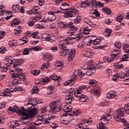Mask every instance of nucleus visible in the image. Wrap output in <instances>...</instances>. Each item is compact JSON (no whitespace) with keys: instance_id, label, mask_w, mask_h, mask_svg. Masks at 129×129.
Returning a JSON list of instances; mask_svg holds the SVG:
<instances>
[{"instance_id":"23","label":"nucleus","mask_w":129,"mask_h":129,"mask_svg":"<svg viewBox=\"0 0 129 129\" xmlns=\"http://www.w3.org/2000/svg\"><path fill=\"white\" fill-rule=\"evenodd\" d=\"M20 24L21 22L19 20L14 19L11 23V27H17V26H18Z\"/></svg>"},{"instance_id":"27","label":"nucleus","mask_w":129,"mask_h":129,"mask_svg":"<svg viewBox=\"0 0 129 129\" xmlns=\"http://www.w3.org/2000/svg\"><path fill=\"white\" fill-rule=\"evenodd\" d=\"M90 92L93 95H99V94H100V91L95 89H91L90 90Z\"/></svg>"},{"instance_id":"46","label":"nucleus","mask_w":129,"mask_h":129,"mask_svg":"<svg viewBox=\"0 0 129 129\" xmlns=\"http://www.w3.org/2000/svg\"><path fill=\"white\" fill-rule=\"evenodd\" d=\"M78 73H79V71H75L74 72L71 77L72 79H76L77 78V75H78Z\"/></svg>"},{"instance_id":"61","label":"nucleus","mask_w":129,"mask_h":129,"mask_svg":"<svg viewBox=\"0 0 129 129\" xmlns=\"http://www.w3.org/2000/svg\"><path fill=\"white\" fill-rule=\"evenodd\" d=\"M17 76H18V78H20V79H23L25 76L23 73H17Z\"/></svg>"},{"instance_id":"9","label":"nucleus","mask_w":129,"mask_h":129,"mask_svg":"<svg viewBox=\"0 0 129 129\" xmlns=\"http://www.w3.org/2000/svg\"><path fill=\"white\" fill-rule=\"evenodd\" d=\"M110 119H111V116H110L109 114H107L106 116L105 115L102 116L100 120H101L102 123L104 124V123L106 122V121H108V120H110Z\"/></svg>"},{"instance_id":"51","label":"nucleus","mask_w":129,"mask_h":129,"mask_svg":"<svg viewBox=\"0 0 129 129\" xmlns=\"http://www.w3.org/2000/svg\"><path fill=\"white\" fill-rule=\"evenodd\" d=\"M41 19H42V16H36L32 17V20L35 22L39 21V20H41Z\"/></svg>"},{"instance_id":"47","label":"nucleus","mask_w":129,"mask_h":129,"mask_svg":"<svg viewBox=\"0 0 129 129\" xmlns=\"http://www.w3.org/2000/svg\"><path fill=\"white\" fill-rule=\"evenodd\" d=\"M44 36H43V38L46 40V41H50L51 40L52 36L51 35H48L47 34H44Z\"/></svg>"},{"instance_id":"20","label":"nucleus","mask_w":129,"mask_h":129,"mask_svg":"<svg viewBox=\"0 0 129 129\" xmlns=\"http://www.w3.org/2000/svg\"><path fill=\"white\" fill-rule=\"evenodd\" d=\"M68 43H66L65 44V47H64V46H62V48L59 47L60 49H61V50H64L66 51V55L67 56V55H70V54H71V51L70 50V49H67V45Z\"/></svg>"},{"instance_id":"64","label":"nucleus","mask_w":129,"mask_h":129,"mask_svg":"<svg viewBox=\"0 0 129 129\" xmlns=\"http://www.w3.org/2000/svg\"><path fill=\"white\" fill-rule=\"evenodd\" d=\"M125 71H126V73H124V76H123V77H129V68L126 69Z\"/></svg>"},{"instance_id":"57","label":"nucleus","mask_w":129,"mask_h":129,"mask_svg":"<svg viewBox=\"0 0 129 129\" xmlns=\"http://www.w3.org/2000/svg\"><path fill=\"white\" fill-rule=\"evenodd\" d=\"M50 67V63H44L42 64L43 69H48V68Z\"/></svg>"},{"instance_id":"26","label":"nucleus","mask_w":129,"mask_h":129,"mask_svg":"<svg viewBox=\"0 0 129 129\" xmlns=\"http://www.w3.org/2000/svg\"><path fill=\"white\" fill-rule=\"evenodd\" d=\"M61 123L63 124H69V120L68 119V116L64 117L63 118H61L60 120Z\"/></svg>"},{"instance_id":"1","label":"nucleus","mask_w":129,"mask_h":129,"mask_svg":"<svg viewBox=\"0 0 129 129\" xmlns=\"http://www.w3.org/2000/svg\"><path fill=\"white\" fill-rule=\"evenodd\" d=\"M27 107L28 110H25L24 107H23L19 110L20 114L22 115L21 117L22 120H25L26 119H28V118H30V117H33L38 112V110H37L38 105H34L28 102Z\"/></svg>"},{"instance_id":"56","label":"nucleus","mask_w":129,"mask_h":129,"mask_svg":"<svg viewBox=\"0 0 129 129\" xmlns=\"http://www.w3.org/2000/svg\"><path fill=\"white\" fill-rule=\"evenodd\" d=\"M128 58H129V53L124 54L122 58V61H126V60H127Z\"/></svg>"},{"instance_id":"30","label":"nucleus","mask_w":129,"mask_h":129,"mask_svg":"<svg viewBox=\"0 0 129 129\" xmlns=\"http://www.w3.org/2000/svg\"><path fill=\"white\" fill-rule=\"evenodd\" d=\"M89 5V6H91L92 8H95L97 6V2L96 0H90Z\"/></svg>"},{"instance_id":"17","label":"nucleus","mask_w":129,"mask_h":129,"mask_svg":"<svg viewBox=\"0 0 129 129\" xmlns=\"http://www.w3.org/2000/svg\"><path fill=\"white\" fill-rule=\"evenodd\" d=\"M55 68H57L58 69H62V68L64 67V64H63L62 61L57 60L55 63Z\"/></svg>"},{"instance_id":"63","label":"nucleus","mask_w":129,"mask_h":129,"mask_svg":"<svg viewBox=\"0 0 129 129\" xmlns=\"http://www.w3.org/2000/svg\"><path fill=\"white\" fill-rule=\"evenodd\" d=\"M32 91L33 93H37L39 91V88L37 87H33Z\"/></svg>"},{"instance_id":"16","label":"nucleus","mask_w":129,"mask_h":129,"mask_svg":"<svg viewBox=\"0 0 129 129\" xmlns=\"http://www.w3.org/2000/svg\"><path fill=\"white\" fill-rule=\"evenodd\" d=\"M62 110H63L64 112H70V111L72 110V106L71 105H64Z\"/></svg>"},{"instance_id":"55","label":"nucleus","mask_w":129,"mask_h":129,"mask_svg":"<svg viewBox=\"0 0 129 129\" xmlns=\"http://www.w3.org/2000/svg\"><path fill=\"white\" fill-rule=\"evenodd\" d=\"M101 40L100 39L96 38L94 41L93 42V45H98L100 43Z\"/></svg>"},{"instance_id":"18","label":"nucleus","mask_w":129,"mask_h":129,"mask_svg":"<svg viewBox=\"0 0 129 129\" xmlns=\"http://www.w3.org/2000/svg\"><path fill=\"white\" fill-rule=\"evenodd\" d=\"M11 125H10V127L11 129H17V126H19L20 124L16 122V121H12L11 122Z\"/></svg>"},{"instance_id":"38","label":"nucleus","mask_w":129,"mask_h":129,"mask_svg":"<svg viewBox=\"0 0 129 129\" xmlns=\"http://www.w3.org/2000/svg\"><path fill=\"white\" fill-rule=\"evenodd\" d=\"M60 78V76L57 77L55 75H51L49 77V79H51V80H54V81L59 80Z\"/></svg>"},{"instance_id":"54","label":"nucleus","mask_w":129,"mask_h":129,"mask_svg":"<svg viewBox=\"0 0 129 129\" xmlns=\"http://www.w3.org/2000/svg\"><path fill=\"white\" fill-rule=\"evenodd\" d=\"M32 49L34 51H41V50H42V48H41V46H37L34 47H32Z\"/></svg>"},{"instance_id":"8","label":"nucleus","mask_w":129,"mask_h":129,"mask_svg":"<svg viewBox=\"0 0 129 129\" xmlns=\"http://www.w3.org/2000/svg\"><path fill=\"white\" fill-rule=\"evenodd\" d=\"M47 19L49 22H54L57 19V17L55 15L54 11H49L48 13Z\"/></svg>"},{"instance_id":"10","label":"nucleus","mask_w":129,"mask_h":129,"mask_svg":"<svg viewBox=\"0 0 129 129\" xmlns=\"http://www.w3.org/2000/svg\"><path fill=\"white\" fill-rule=\"evenodd\" d=\"M123 76H124V73L123 72L116 74L113 76V81L116 82L118 80V78H122Z\"/></svg>"},{"instance_id":"14","label":"nucleus","mask_w":129,"mask_h":129,"mask_svg":"<svg viewBox=\"0 0 129 129\" xmlns=\"http://www.w3.org/2000/svg\"><path fill=\"white\" fill-rule=\"evenodd\" d=\"M116 97V93L113 92H110L107 94V98L109 99H113Z\"/></svg>"},{"instance_id":"12","label":"nucleus","mask_w":129,"mask_h":129,"mask_svg":"<svg viewBox=\"0 0 129 129\" xmlns=\"http://www.w3.org/2000/svg\"><path fill=\"white\" fill-rule=\"evenodd\" d=\"M71 53L69 55L68 57V60L69 62H71L72 60H73L74 57L75 56V49L72 48L71 49Z\"/></svg>"},{"instance_id":"43","label":"nucleus","mask_w":129,"mask_h":129,"mask_svg":"<svg viewBox=\"0 0 129 129\" xmlns=\"http://www.w3.org/2000/svg\"><path fill=\"white\" fill-rule=\"evenodd\" d=\"M28 102L29 103L32 104L33 106L36 105V104L37 103V100L31 98L28 100Z\"/></svg>"},{"instance_id":"31","label":"nucleus","mask_w":129,"mask_h":129,"mask_svg":"<svg viewBox=\"0 0 129 129\" xmlns=\"http://www.w3.org/2000/svg\"><path fill=\"white\" fill-rule=\"evenodd\" d=\"M10 47H16L18 46V43L16 40H11L9 42Z\"/></svg>"},{"instance_id":"28","label":"nucleus","mask_w":129,"mask_h":129,"mask_svg":"<svg viewBox=\"0 0 129 129\" xmlns=\"http://www.w3.org/2000/svg\"><path fill=\"white\" fill-rule=\"evenodd\" d=\"M85 54L86 56L88 57H91V56L93 55V52H92V50H91L89 48H87L86 49Z\"/></svg>"},{"instance_id":"6","label":"nucleus","mask_w":129,"mask_h":129,"mask_svg":"<svg viewBox=\"0 0 129 129\" xmlns=\"http://www.w3.org/2000/svg\"><path fill=\"white\" fill-rule=\"evenodd\" d=\"M78 14H79V12L75 7H72L71 9L64 14V17L66 18H73L75 17L76 15H78Z\"/></svg>"},{"instance_id":"4","label":"nucleus","mask_w":129,"mask_h":129,"mask_svg":"<svg viewBox=\"0 0 129 129\" xmlns=\"http://www.w3.org/2000/svg\"><path fill=\"white\" fill-rule=\"evenodd\" d=\"M123 110V108H120L116 110V114L114 116V119L116 121H122V122H124V121H125V119L121 118V117L124 116Z\"/></svg>"},{"instance_id":"7","label":"nucleus","mask_w":129,"mask_h":129,"mask_svg":"<svg viewBox=\"0 0 129 129\" xmlns=\"http://www.w3.org/2000/svg\"><path fill=\"white\" fill-rule=\"evenodd\" d=\"M75 96L81 102H88V97L82 93H75Z\"/></svg>"},{"instance_id":"19","label":"nucleus","mask_w":129,"mask_h":129,"mask_svg":"<svg viewBox=\"0 0 129 129\" xmlns=\"http://www.w3.org/2000/svg\"><path fill=\"white\" fill-rule=\"evenodd\" d=\"M72 99H73L72 96L71 95H68L65 98V102H66L67 104L69 103V104H71L72 102Z\"/></svg>"},{"instance_id":"11","label":"nucleus","mask_w":129,"mask_h":129,"mask_svg":"<svg viewBox=\"0 0 129 129\" xmlns=\"http://www.w3.org/2000/svg\"><path fill=\"white\" fill-rule=\"evenodd\" d=\"M120 50L119 49H114L111 51V58H115V57H119Z\"/></svg>"},{"instance_id":"62","label":"nucleus","mask_w":129,"mask_h":129,"mask_svg":"<svg viewBox=\"0 0 129 129\" xmlns=\"http://www.w3.org/2000/svg\"><path fill=\"white\" fill-rule=\"evenodd\" d=\"M61 51L59 52V54L60 56H62V57H64V56H66V52L65 51V49H62Z\"/></svg>"},{"instance_id":"3","label":"nucleus","mask_w":129,"mask_h":129,"mask_svg":"<svg viewBox=\"0 0 129 129\" xmlns=\"http://www.w3.org/2000/svg\"><path fill=\"white\" fill-rule=\"evenodd\" d=\"M49 106L50 109L49 110V112H50V113L55 114L57 112H59V111L62 110V103L59 101L51 102L49 103Z\"/></svg>"},{"instance_id":"21","label":"nucleus","mask_w":129,"mask_h":129,"mask_svg":"<svg viewBox=\"0 0 129 129\" xmlns=\"http://www.w3.org/2000/svg\"><path fill=\"white\" fill-rule=\"evenodd\" d=\"M86 88V85L81 86L77 88L75 93H82V90H84Z\"/></svg>"},{"instance_id":"40","label":"nucleus","mask_w":129,"mask_h":129,"mask_svg":"<svg viewBox=\"0 0 129 129\" xmlns=\"http://www.w3.org/2000/svg\"><path fill=\"white\" fill-rule=\"evenodd\" d=\"M123 110L126 114H129V103L124 106Z\"/></svg>"},{"instance_id":"44","label":"nucleus","mask_w":129,"mask_h":129,"mask_svg":"<svg viewBox=\"0 0 129 129\" xmlns=\"http://www.w3.org/2000/svg\"><path fill=\"white\" fill-rule=\"evenodd\" d=\"M41 113H46L48 111V108L46 106H43L40 108Z\"/></svg>"},{"instance_id":"15","label":"nucleus","mask_w":129,"mask_h":129,"mask_svg":"<svg viewBox=\"0 0 129 129\" xmlns=\"http://www.w3.org/2000/svg\"><path fill=\"white\" fill-rule=\"evenodd\" d=\"M8 111H11V112H16V111H18L19 113H20V108H18L16 106H14L13 107H9L8 109Z\"/></svg>"},{"instance_id":"25","label":"nucleus","mask_w":129,"mask_h":129,"mask_svg":"<svg viewBox=\"0 0 129 129\" xmlns=\"http://www.w3.org/2000/svg\"><path fill=\"white\" fill-rule=\"evenodd\" d=\"M45 119H46V117H44V116L41 115L40 118L37 121L35 122L34 124L37 126L41 125V122H39V121H43L45 120Z\"/></svg>"},{"instance_id":"35","label":"nucleus","mask_w":129,"mask_h":129,"mask_svg":"<svg viewBox=\"0 0 129 129\" xmlns=\"http://www.w3.org/2000/svg\"><path fill=\"white\" fill-rule=\"evenodd\" d=\"M104 35L106 37H109L111 35V30L108 28L106 29L104 32Z\"/></svg>"},{"instance_id":"32","label":"nucleus","mask_w":129,"mask_h":129,"mask_svg":"<svg viewBox=\"0 0 129 129\" xmlns=\"http://www.w3.org/2000/svg\"><path fill=\"white\" fill-rule=\"evenodd\" d=\"M45 58H43V60H45L47 62H50L52 60V56H51V54H46L44 55Z\"/></svg>"},{"instance_id":"29","label":"nucleus","mask_w":129,"mask_h":129,"mask_svg":"<svg viewBox=\"0 0 129 129\" xmlns=\"http://www.w3.org/2000/svg\"><path fill=\"white\" fill-rule=\"evenodd\" d=\"M87 65L88 66L87 69H94V66H93V62L92 60H90L87 62Z\"/></svg>"},{"instance_id":"52","label":"nucleus","mask_w":129,"mask_h":129,"mask_svg":"<svg viewBox=\"0 0 129 129\" xmlns=\"http://www.w3.org/2000/svg\"><path fill=\"white\" fill-rule=\"evenodd\" d=\"M114 60V58L113 57H111L110 58V57L108 56H106L104 58V61H107V62H111L112 61H113Z\"/></svg>"},{"instance_id":"13","label":"nucleus","mask_w":129,"mask_h":129,"mask_svg":"<svg viewBox=\"0 0 129 129\" xmlns=\"http://www.w3.org/2000/svg\"><path fill=\"white\" fill-rule=\"evenodd\" d=\"M4 63H5V65L7 66V67L11 66V64H13V60L12 59V57L10 56H7L5 58Z\"/></svg>"},{"instance_id":"45","label":"nucleus","mask_w":129,"mask_h":129,"mask_svg":"<svg viewBox=\"0 0 129 129\" xmlns=\"http://www.w3.org/2000/svg\"><path fill=\"white\" fill-rule=\"evenodd\" d=\"M89 7V4L86 3V2H83L81 3V7L82 8H88Z\"/></svg>"},{"instance_id":"36","label":"nucleus","mask_w":129,"mask_h":129,"mask_svg":"<svg viewBox=\"0 0 129 129\" xmlns=\"http://www.w3.org/2000/svg\"><path fill=\"white\" fill-rule=\"evenodd\" d=\"M102 11L103 12V13H105V14L107 15H110V14H111V10L107 8H104L102 9Z\"/></svg>"},{"instance_id":"39","label":"nucleus","mask_w":129,"mask_h":129,"mask_svg":"<svg viewBox=\"0 0 129 129\" xmlns=\"http://www.w3.org/2000/svg\"><path fill=\"white\" fill-rule=\"evenodd\" d=\"M10 96L11 95V91L10 90L7 89V90H6V93H4L3 94L0 93V96Z\"/></svg>"},{"instance_id":"34","label":"nucleus","mask_w":129,"mask_h":129,"mask_svg":"<svg viewBox=\"0 0 129 129\" xmlns=\"http://www.w3.org/2000/svg\"><path fill=\"white\" fill-rule=\"evenodd\" d=\"M123 50H124V53H129V45L127 44H124L123 45Z\"/></svg>"},{"instance_id":"48","label":"nucleus","mask_w":129,"mask_h":129,"mask_svg":"<svg viewBox=\"0 0 129 129\" xmlns=\"http://www.w3.org/2000/svg\"><path fill=\"white\" fill-rule=\"evenodd\" d=\"M13 11H14V13H17L20 9V6L19 5H13L12 7Z\"/></svg>"},{"instance_id":"59","label":"nucleus","mask_w":129,"mask_h":129,"mask_svg":"<svg viewBox=\"0 0 129 129\" xmlns=\"http://www.w3.org/2000/svg\"><path fill=\"white\" fill-rule=\"evenodd\" d=\"M80 113H81V111L77 110L74 111V114H73V115H74V116L75 115V116H77L79 114H80Z\"/></svg>"},{"instance_id":"41","label":"nucleus","mask_w":129,"mask_h":129,"mask_svg":"<svg viewBox=\"0 0 129 129\" xmlns=\"http://www.w3.org/2000/svg\"><path fill=\"white\" fill-rule=\"evenodd\" d=\"M89 31H90V29H89L88 27H86L83 30V33L84 35H88L89 34Z\"/></svg>"},{"instance_id":"33","label":"nucleus","mask_w":129,"mask_h":129,"mask_svg":"<svg viewBox=\"0 0 129 129\" xmlns=\"http://www.w3.org/2000/svg\"><path fill=\"white\" fill-rule=\"evenodd\" d=\"M95 69H88V71L86 72V74L87 76H91L94 74L92 70H94Z\"/></svg>"},{"instance_id":"42","label":"nucleus","mask_w":129,"mask_h":129,"mask_svg":"<svg viewBox=\"0 0 129 129\" xmlns=\"http://www.w3.org/2000/svg\"><path fill=\"white\" fill-rule=\"evenodd\" d=\"M85 42L82 41L79 42L78 45V48H80V49H82L83 48H84V47H85Z\"/></svg>"},{"instance_id":"5","label":"nucleus","mask_w":129,"mask_h":129,"mask_svg":"<svg viewBox=\"0 0 129 129\" xmlns=\"http://www.w3.org/2000/svg\"><path fill=\"white\" fill-rule=\"evenodd\" d=\"M59 26L61 29H71L72 31H77L78 29L77 27H75L73 26V23L71 22L70 23L64 22H61L59 23Z\"/></svg>"},{"instance_id":"22","label":"nucleus","mask_w":129,"mask_h":129,"mask_svg":"<svg viewBox=\"0 0 129 129\" xmlns=\"http://www.w3.org/2000/svg\"><path fill=\"white\" fill-rule=\"evenodd\" d=\"M69 5H68V4H67V3L64 2L61 4L60 9L62 11H68V10L69 9Z\"/></svg>"},{"instance_id":"58","label":"nucleus","mask_w":129,"mask_h":129,"mask_svg":"<svg viewBox=\"0 0 129 129\" xmlns=\"http://www.w3.org/2000/svg\"><path fill=\"white\" fill-rule=\"evenodd\" d=\"M6 51H7V48H6L5 47H1L0 48V53H1V54L5 53V52H6Z\"/></svg>"},{"instance_id":"2","label":"nucleus","mask_w":129,"mask_h":129,"mask_svg":"<svg viewBox=\"0 0 129 129\" xmlns=\"http://www.w3.org/2000/svg\"><path fill=\"white\" fill-rule=\"evenodd\" d=\"M68 36H71L69 37H66L63 40L59 41L58 46L59 48H62L63 46L65 48V44H68L69 42L68 41H71V40L75 39L76 41H80L81 40V34L78 32H69L67 33Z\"/></svg>"},{"instance_id":"53","label":"nucleus","mask_w":129,"mask_h":129,"mask_svg":"<svg viewBox=\"0 0 129 129\" xmlns=\"http://www.w3.org/2000/svg\"><path fill=\"white\" fill-rule=\"evenodd\" d=\"M115 47L116 48H118V49H120V47H121V43L119 41H116L115 43Z\"/></svg>"},{"instance_id":"49","label":"nucleus","mask_w":129,"mask_h":129,"mask_svg":"<svg viewBox=\"0 0 129 129\" xmlns=\"http://www.w3.org/2000/svg\"><path fill=\"white\" fill-rule=\"evenodd\" d=\"M20 66V64H14L13 65V67L14 68L15 70L17 72H19V71H21V70H20V68H19Z\"/></svg>"},{"instance_id":"37","label":"nucleus","mask_w":129,"mask_h":129,"mask_svg":"<svg viewBox=\"0 0 129 129\" xmlns=\"http://www.w3.org/2000/svg\"><path fill=\"white\" fill-rule=\"evenodd\" d=\"M114 67L115 69H123V64L120 63H116L114 64Z\"/></svg>"},{"instance_id":"24","label":"nucleus","mask_w":129,"mask_h":129,"mask_svg":"<svg viewBox=\"0 0 129 129\" xmlns=\"http://www.w3.org/2000/svg\"><path fill=\"white\" fill-rule=\"evenodd\" d=\"M36 7H34L33 8V9H32V12L33 13V14H34V15L35 16H39V15L41 14V12H40V10H39L38 9V8L37 9Z\"/></svg>"},{"instance_id":"60","label":"nucleus","mask_w":129,"mask_h":129,"mask_svg":"<svg viewBox=\"0 0 129 129\" xmlns=\"http://www.w3.org/2000/svg\"><path fill=\"white\" fill-rule=\"evenodd\" d=\"M42 81L45 83H48V82H50V79H49L48 77H45L44 78L42 79Z\"/></svg>"},{"instance_id":"50","label":"nucleus","mask_w":129,"mask_h":129,"mask_svg":"<svg viewBox=\"0 0 129 129\" xmlns=\"http://www.w3.org/2000/svg\"><path fill=\"white\" fill-rule=\"evenodd\" d=\"M123 20V17L121 15H119L118 17L116 18V20L117 22H120Z\"/></svg>"}]
</instances>
